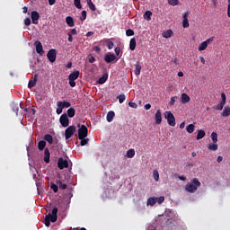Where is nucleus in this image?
I'll return each instance as SVG.
<instances>
[{
  "mask_svg": "<svg viewBox=\"0 0 230 230\" xmlns=\"http://www.w3.org/2000/svg\"><path fill=\"white\" fill-rule=\"evenodd\" d=\"M58 214V208L55 207L52 209V214H49L45 217V226L46 227H49L51 226V222L55 223L57 222L58 217L57 216Z\"/></svg>",
  "mask_w": 230,
  "mask_h": 230,
  "instance_id": "obj_1",
  "label": "nucleus"
},
{
  "mask_svg": "<svg viewBox=\"0 0 230 230\" xmlns=\"http://www.w3.org/2000/svg\"><path fill=\"white\" fill-rule=\"evenodd\" d=\"M201 183L200 181L197 179L194 178L190 183H187L185 186V191H188V193H195L199 188H200Z\"/></svg>",
  "mask_w": 230,
  "mask_h": 230,
  "instance_id": "obj_2",
  "label": "nucleus"
},
{
  "mask_svg": "<svg viewBox=\"0 0 230 230\" xmlns=\"http://www.w3.org/2000/svg\"><path fill=\"white\" fill-rule=\"evenodd\" d=\"M79 129H78V138L84 139V137H87L89 136V129L87 128V126L78 124Z\"/></svg>",
  "mask_w": 230,
  "mask_h": 230,
  "instance_id": "obj_3",
  "label": "nucleus"
},
{
  "mask_svg": "<svg viewBox=\"0 0 230 230\" xmlns=\"http://www.w3.org/2000/svg\"><path fill=\"white\" fill-rule=\"evenodd\" d=\"M164 118L165 119H167V122L170 125V127H175V117L173 116V113H172V111H165Z\"/></svg>",
  "mask_w": 230,
  "mask_h": 230,
  "instance_id": "obj_4",
  "label": "nucleus"
},
{
  "mask_svg": "<svg viewBox=\"0 0 230 230\" xmlns=\"http://www.w3.org/2000/svg\"><path fill=\"white\" fill-rule=\"evenodd\" d=\"M75 132H76V126L73 125V126L68 127L65 130L66 139H71V137H73V136H75Z\"/></svg>",
  "mask_w": 230,
  "mask_h": 230,
  "instance_id": "obj_5",
  "label": "nucleus"
},
{
  "mask_svg": "<svg viewBox=\"0 0 230 230\" xmlns=\"http://www.w3.org/2000/svg\"><path fill=\"white\" fill-rule=\"evenodd\" d=\"M59 122L64 128L69 127V117H67L66 113H64L59 118Z\"/></svg>",
  "mask_w": 230,
  "mask_h": 230,
  "instance_id": "obj_6",
  "label": "nucleus"
},
{
  "mask_svg": "<svg viewBox=\"0 0 230 230\" xmlns=\"http://www.w3.org/2000/svg\"><path fill=\"white\" fill-rule=\"evenodd\" d=\"M226 93H222L221 102L217 105L214 106V109H216V111H222V109H224V105H226Z\"/></svg>",
  "mask_w": 230,
  "mask_h": 230,
  "instance_id": "obj_7",
  "label": "nucleus"
},
{
  "mask_svg": "<svg viewBox=\"0 0 230 230\" xmlns=\"http://www.w3.org/2000/svg\"><path fill=\"white\" fill-rule=\"evenodd\" d=\"M58 167L59 168V170H64V168H69V162H67V160H65L64 158H58Z\"/></svg>",
  "mask_w": 230,
  "mask_h": 230,
  "instance_id": "obj_8",
  "label": "nucleus"
},
{
  "mask_svg": "<svg viewBox=\"0 0 230 230\" xmlns=\"http://www.w3.org/2000/svg\"><path fill=\"white\" fill-rule=\"evenodd\" d=\"M48 59L49 62L53 63L55 60H57V49H50L47 54Z\"/></svg>",
  "mask_w": 230,
  "mask_h": 230,
  "instance_id": "obj_9",
  "label": "nucleus"
},
{
  "mask_svg": "<svg viewBox=\"0 0 230 230\" xmlns=\"http://www.w3.org/2000/svg\"><path fill=\"white\" fill-rule=\"evenodd\" d=\"M34 46L36 48V53H38V55H44V49L42 48V43L40 40L35 41Z\"/></svg>",
  "mask_w": 230,
  "mask_h": 230,
  "instance_id": "obj_10",
  "label": "nucleus"
},
{
  "mask_svg": "<svg viewBox=\"0 0 230 230\" xmlns=\"http://www.w3.org/2000/svg\"><path fill=\"white\" fill-rule=\"evenodd\" d=\"M31 19L32 21V24H39V19H40V14H39V12L32 11L31 13Z\"/></svg>",
  "mask_w": 230,
  "mask_h": 230,
  "instance_id": "obj_11",
  "label": "nucleus"
},
{
  "mask_svg": "<svg viewBox=\"0 0 230 230\" xmlns=\"http://www.w3.org/2000/svg\"><path fill=\"white\" fill-rule=\"evenodd\" d=\"M116 55L112 54V53H107L104 56V62H106V64H111V62H114V60H116Z\"/></svg>",
  "mask_w": 230,
  "mask_h": 230,
  "instance_id": "obj_12",
  "label": "nucleus"
},
{
  "mask_svg": "<svg viewBox=\"0 0 230 230\" xmlns=\"http://www.w3.org/2000/svg\"><path fill=\"white\" fill-rule=\"evenodd\" d=\"M189 15H190V12H186L183 13V20H182L183 28H190V21L188 20Z\"/></svg>",
  "mask_w": 230,
  "mask_h": 230,
  "instance_id": "obj_13",
  "label": "nucleus"
},
{
  "mask_svg": "<svg viewBox=\"0 0 230 230\" xmlns=\"http://www.w3.org/2000/svg\"><path fill=\"white\" fill-rule=\"evenodd\" d=\"M155 121L156 125H161V123H163V117L161 114V110L156 111V113L155 115Z\"/></svg>",
  "mask_w": 230,
  "mask_h": 230,
  "instance_id": "obj_14",
  "label": "nucleus"
},
{
  "mask_svg": "<svg viewBox=\"0 0 230 230\" xmlns=\"http://www.w3.org/2000/svg\"><path fill=\"white\" fill-rule=\"evenodd\" d=\"M78 76H80V71H74L68 75V80H74L75 82V80H78Z\"/></svg>",
  "mask_w": 230,
  "mask_h": 230,
  "instance_id": "obj_15",
  "label": "nucleus"
},
{
  "mask_svg": "<svg viewBox=\"0 0 230 230\" xmlns=\"http://www.w3.org/2000/svg\"><path fill=\"white\" fill-rule=\"evenodd\" d=\"M141 63L139 61H137V63L135 64V75L136 76H139L141 75Z\"/></svg>",
  "mask_w": 230,
  "mask_h": 230,
  "instance_id": "obj_16",
  "label": "nucleus"
},
{
  "mask_svg": "<svg viewBox=\"0 0 230 230\" xmlns=\"http://www.w3.org/2000/svg\"><path fill=\"white\" fill-rule=\"evenodd\" d=\"M51 156V154L49 153V148H45L44 151V163H46V164H49V157Z\"/></svg>",
  "mask_w": 230,
  "mask_h": 230,
  "instance_id": "obj_17",
  "label": "nucleus"
},
{
  "mask_svg": "<svg viewBox=\"0 0 230 230\" xmlns=\"http://www.w3.org/2000/svg\"><path fill=\"white\" fill-rule=\"evenodd\" d=\"M108 79H109V74L105 73V74L102 75V77L99 78L97 83L102 85V84H105Z\"/></svg>",
  "mask_w": 230,
  "mask_h": 230,
  "instance_id": "obj_18",
  "label": "nucleus"
},
{
  "mask_svg": "<svg viewBox=\"0 0 230 230\" xmlns=\"http://www.w3.org/2000/svg\"><path fill=\"white\" fill-rule=\"evenodd\" d=\"M114 116H116V113H114V111H109L107 113L106 119L108 123L112 122V120L114 119Z\"/></svg>",
  "mask_w": 230,
  "mask_h": 230,
  "instance_id": "obj_19",
  "label": "nucleus"
},
{
  "mask_svg": "<svg viewBox=\"0 0 230 230\" xmlns=\"http://www.w3.org/2000/svg\"><path fill=\"white\" fill-rule=\"evenodd\" d=\"M190 100L191 98H190L187 93H181V103H183V105L189 103Z\"/></svg>",
  "mask_w": 230,
  "mask_h": 230,
  "instance_id": "obj_20",
  "label": "nucleus"
},
{
  "mask_svg": "<svg viewBox=\"0 0 230 230\" xmlns=\"http://www.w3.org/2000/svg\"><path fill=\"white\" fill-rule=\"evenodd\" d=\"M66 22L70 28H73L75 26V20H73V17L71 16H67L66 18Z\"/></svg>",
  "mask_w": 230,
  "mask_h": 230,
  "instance_id": "obj_21",
  "label": "nucleus"
},
{
  "mask_svg": "<svg viewBox=\"0 0 230 230\" xmlns=\"http://www.w3.org/2000/svg\"><path fill=\"white\" fill-rule=\"evenodd\" d=\"M222 116H223V118H228V116H230V107L229 106H226L224 108Z\"/></svg>",
  "mask_w": 230,
  "mask_h": 230,
  "instance_id": "obj_22",
  "label": "nucleus"
},
{
  "mask_svg": "<svg viewBox=\"0 0 230 230\" xmlns=\"http://www.w3.org/2000/svg\"><path fill=\"white\" fill-rule=\"evenodd\" d=\"M75 114H76V111L75 110V108H69V109L67 110V114H66V116H67L68 118H75Z\"/></svg>",
  "mask_w": 230,
  "mask_h": 230,
  "instance_id": "obj_23",
  "label": "nucleus"
},
{
  "mask_svg": "<svg viewBox=\"0 0 230 230\" xmlns=\"http://www.w3.org/2000/svg\"><path fill=\"white\" fill-rule=\"evenodd\" d=\"M37 85V75H35L33 80L29 81L28 87L29 89H31L32 87H35Z\"/></svg>",
  "mask_w": 230,
  "mask_h": 230,
  "instance_id": "obj_24",
  "label": "nucleus"
},
{
  "mask_svg": "<svg viewBox=\"0 0 230 230\" xmlns=\"http://www.w3.org/2000/svg\"><path fill=\"white\" fill-rule=\"evenodd\" d=\"M208 150H210L211 152H217V150H218V145L215 142H213V144H209Z\"/></svg>",
  "mask_w": 230,
  "mask_h": 230,
  "instance_id": "obj_25",
  "label": "nucleus"
},
{
  "mask_svg": "<svg viewBox=\"0 0 230 230\" xmlns=\"http://www.w3.org/2000/svg\"><path fill=\"white\" fill-rule=\"evenodd\" d=\"M44 139H45V141L48 142L49 145H53V136H51L49 134H46L44 136Z\"/></svg>",
  "mask_w": 230,
  "mask_h": 230,
  "instance_id": "obj_26",
  "label": "nucleus"
},
{
  "mask_svg": "<svg viewBox=\"0 0 230 230\" xmlns=\"http://www.w3.org/2000/svg\"><path fill=\"white\" fill-rule=\"evenodd\" d=\"M206 137V131L202 129H199L198 135H197V140L199 141V139H203V137Z\"/></svg>",
  "mask_w": 230,
  "mask_h": 230,
  "instance_id": "obj_27",
  "label": "nucleus"
},
{
  "mask_svg": "<svg viewBox=\"0 0 230 230\" xmlns=\"http://www.w3.org/2000/svg\"><path fill=\"white\" fill-rule=\"evenodd\" d=\"M58 103H59L63 109H69V107H71V102H69L67 101L58 102Z\"/></svg>",
  "mask_w": 230,
  "mask_h": 230,
  "instance_id": "obj_28",
  "label": "nucleus"
},
{
  "mask_svg": "<svg viewBox=\"0 0 230 230\" xmlns=\"http://www.w3.org/2000/svg\"><path fill=\"white\" fill-rule=\"evenodd\" d=\"M186 130L189 134H193V132H195V124H189L186 127Z\"/></svg>",
  "mask_w": 230,
  "mask_h": 230,
  "instance_id": "obj_29",
  "label": "nucleus"
},
{
  "mask_svg": "<svg viewBox=\"0 0 230 230\" xmlns=\"http://www.w3.org/2000/svg\"><path fill=\"white\" fill-rule=\"evenodd\" d=\"M129 49L134 51L136 49V38H132L129 41Z\"/></svg>",
  "mask_w": 230,
  "mask_h": 230,
  "instance_id": "obj_30",
  "label": "nucleus"
},
{
  "mask_svg": "<svg viewBox=\"0 0 230 230\" xmlns=\"http://www.w3.org/2000/svg\"><path fill=\"white\" fill-rule=\"evenodd\" d=\"M172 35H173V31L172 30H167L163 33V37L164 39H171Z\"/></svg>",
  "mask_w": 230,
  "mask_h": 230,
  "instance_id": "obj_31",
  "label": "nucleus"
},
{
  "mask_svg": "<svg viewBox=\"0 0 230 230\" xmlns=\"http://www.w3.org/2000/svg\"><path fill=\"white\" fill-rule=\"evenodd\" d=\"M144 19H145V21H152L151 11H146V13H144Z\"/></svg>",
  "mask_w": 230,
  "mask_h": 230,
  "instance_id": "obj_32",
  "label": "nucleus"
},
{
  "mask_svg": "<svg viewBox=\"0 0 230 230\" xmlns=\"http://www.w3.org/2000/svg\"><path fill=\"white\" fill-rule=\"evenodd\" d=\"M157 202V198H149L147 199V206H155V203Z\"/></svg>",
  "mask_w": 230,
  "mask_h": 230,
  "instance_id": "obj_33",
  "label": "nucleus"
},
{
  "mask_svg": "<svg viewBox=\"0 0 230 230\" xmlns=\"http://www.w3.org/2000/svg\"><path fill=\"white\" fill-rule=\"evenodd\" d=\"M38 148L40 152H42V150H44V148H46V141L44 140H40L39 143H38Z\"/></svg>",
  "mask_w": 230,
  "mask_h": 230,
  "instance_id": "obj_34",
  "label": "nucleus"
},
{
  "mask_svg": "<svg viewBox=\"0 0 230 230\" xmlns=\"http://www.w3.org/2000/svg\"><path fill=\"white\" fill-rule=\"evenodd\" d=\"M136 155V151L134 149H129L127 151V157H128V159H132V157H134Z\"/></svg>",
  "mask_w": 230,
  "mask_h": 230,
  "instance_id": "obj_35",
  "label": "nucleus"
},
{
  "mask_svg": "<svg viewBox=\"0 0 230 230\" xmlns=\"http://www.w3.org/2000/svg\"><path fill=\"white\" fill-rule=\"evenodd\" d=\"M86 1L90 10H92V12H96V5L93 4V0H86Z\"/></svg>",
  "mask_w": 230,
  "mask_h": 230,
  "instance_id": "obj_36",
  "label": "nucleus"
},
{
  "mask_svg": "<svg viewBox=\"0 0 230 230\" xmlns=\"http://www.w3.org/2000/svg\"><path fill=\"white\" fill-rule=\"evenodd\" d=\"M57 184L59 187V190H66L67 189V184L63 183L61 181H58Z\"/></svg>",
  "mask_w": 230,
  "mask_h": 230,
  "instance_id": "obj_37",
  "label": "nucleus"
},
{
  "mask_svg": "<svg viewBox=\"0 0 230 230\" xmlns=\"http://www.w3.org/2000/svg\"><path fill=\"white\" fill-rule=\"evenodd\" d=\"M211 139H212L213 143H217L218 134H217V132H212L211 133Z\"/></svg>",
  "mask_w": 230,
  "mask_h": 230,
  "instance_id": "obj_38",
  "label": "nucleus"
},
{
  "mask_svg": "<svg viewBox=\"0 0 230 230\" xmlns=\"http://www.w3.org/2000/svg\"><path fill=\"white\" fill-rule=\"evenodd\" d=\"M87 60L90 64H94V62H96V58H94V56H93V54H89L87 56Z\"/></svg>",
  "mask_w": 230,
  "mask_h": 230,
  "instance_id": "obj_39",
  "label": "nucleus"
},
{
  "mask_svg": "<svg viewBox=\"0 0 230 230\" xmlns=\"http://www.w3.org/2000/svg\"><path fill=\"white\" fill-rule=\"evenodd\" d=\"M208 48V45L205 41H202L199 46V51H204Z\"/></svg>",
  "mask_w": 230,
  "mask_h": 230,
  "instance_id": "obj_40",
  "label": "nucleus"
},
{
  "mask_svg": "<svg viewBox=\"0 0 230 230\" xmlns=\"http://www.w3.org/2000/svg\"><path fill=\"white\" fill-rule=\"evenodd\" d=\"M74 4H75V8H77L78 10H82L81 0H74Z\"/></svg>",
  "mask_w": 230,
  "mask_h": 230,
  "instance_id": "obj_41",
  "label": "nucleus"
},
{
  "mask_svg": "<svg viewBox=\"0 0 230 230\" xmlns=\"http://www.w3.org/2000/svg\"><path fill=\"white\" fill-rule=\"evenodd\" d=\"M153 177H154V179L156 182L159 181V171L154 170L153 171Z\"/></svg>",
  "mask_w": 230,
  "mask_h": 230,
  "instance_id": "obj_42",
  "label": "nucleus"
},
{
  "mask_svg": "<svg viewBox=\"0 0 230 230\" xmlns=\"http://www.w3.org/2000/svg\"><path fill=\"white\" fill-rule=\"evenodd\" d=\"M79 139L81 141V146H85V145H87L89 143V138L83 137V138H79Z\"/></svg>",
  "mask_w": 230,
  "mask_h": 230,
  "instance_id": "obj_43",
  "label": "nucleus"
},
{
  "mask_svg": "<svg viewBox=\"0 0 230 230\" xmlns=\"http://www.w3.org/2000/svg\"><path fill=\"white\" fill-rule=\"evenodd\" d=\"M179 100V97L173 96L171 98V101L169 102V105L173 106L175 105V102Z\"/></svg>",
  "mask_w": 230,
  "mask_h": 230,
  "instance_id": "obj_44",
  "label": "nucleus"
},
{
  "mask_svg": "<svg viewBox=\"0 0 230 230\" xmlns=\"http://www.w3.org/2000/svg\"><path fill=\"white\" fill-rule=\"evenodd\" d=\"M119 98V103H123V102H125V100L127 99V97L125 96V93H121L118 96Z\"/></svg>",
  "mask_w": 230,
  "mask_h": 230,
  "instance_id": "obj_45",
  "label": "nucleus"
},
{
  "mask_svg": "<svg viewBox=\"0 0 230 230\" xmlns=\"http://www.w3.org/2000/svg\"><path fill=\"white\" fill-rule=\"evenodd\" d=\"M50 188L54 191V193H58V185H57L55 183H52V184H50Z\"/></svg>",
  "mask_w": 230,
  "mask_h": 230,
  "instance_id": "obj_46",
  "label": "nucleus"
},
{
  "mask_svg": "<svg viewBox=\"0 0 230 230\" xmlns=\"http://www.w3.org/2000/svg\"><path fill=\"white\" fill-rule=\"evenodd\" d=\"M168 3L171 6H177V4H179V0H168Z\"/></svg>",
  "mask_w": 230,
  "mask_h": 230,
  "instance_id": "obj_47",
  "label": "nucleus"
},
{
  "mask_svg": "<svg viewBox=\"0 0 230 230\" xmlns=\"http://www.w3.org/2000/svg\"><path fill=\"white\" fill-rule=\"evenodd\" d=\"M126 35H127V37H132V36H134V31H133L132 29H128V30L126 31Z\"/></svg>",
  "mask_w": 230,
  "mask_h": 230,
  "instance_id": "obj_48",
  "label": "nucleus"
},
{
  "mask_svg": "<svg viewBox=\"0 0 230 230\" xmlns=\"http://www.w3.org/2000/svg\"><path fill=\"white\" fill-rule=\"evenodd\" d=\"M81 21H85L87 19V12L82 11V16L80 17Z\"/></svg>",
  "mask_w": 230,
  "mask_h": 230,
  "instance_id": "obj_49",
  "label": "nucleus"
},
{
  "mask_svg": "<svg viewBox=\"0 0 230 230\" xmlns=\"http://www.w3.org/2000/svg\"><path fill=\"white\" fill-rule=\"evenodd\" d=\"M64 111V108L58 102V109L56 110L57 114H60Z\"/></svg>",
  "mask_w": 230,
  "mask_h": 230,
  "instance_id": "obj_50",
  "label": "nucleus"
},
{
  "mask_svg": "<svg viewBox=\"0 0 230 230\" xmlns=\"http://www.w3.org/2000/svg\"><path fill=\"white\" fill-rule=\"evenodd\" d=\"M106 46H107L108 49H112V48H114V42H112V41H108V42L106 43Z\"/></svg>",
  "mask_w": 230,
  "mask_h": 230,
  "instance_id": "obj_51",
  "label": "nucleus"
},
{
  "mask_svg": "<svg viewBox=\"0 0 230 230\" xmlns=\"http://www.w3.org/2000/svg\"><path fill=\"white\" fill-rule=\"evenodd\" d=\"M128 105H129V107H131V109H137V103H136V102H129Z\"/></svg>",
  "mask_w": 230,
  "mask_h": 230,
  "instance_id": "obj_52",
  "label": "nucleus"
},
{
  "mask_svg": "<svg viewBox=\"0 0 230 230\" xmlns=\"http://www.w3.org/2000/svg\"><path fill=\"white\" fill-rule=\"evenodd\" d=\"M68 84H69L70 87L76 86V83L73 79H68Z\"/></svg>",
  "mask_w": 230,
  "mask_h": 230,
  "instance_id": "obj_53",
  "label": "nucleus"
},
{
  "mask_svg": "<svg viewBox=\"0 0 230 230\" xmlns=\"http://www.w3.org/2000/svg\"><path fill=\"white\" fill-rule=\"evenodd\" d=\"M24 24H25V26H30V24H31V19L26 18L24 20Z\"/></svg>",
  "mask_w": 230,
  "mask_h": 230,
  "instance_id": "obj_54",
  "label": "nucleus"
},
{
  "mask_svg": "<svg viewBox=\"0 0 230 230\" xmlns=\"http://www.w3.org/2000/svg\"><path fill=\"white\" fill-rule=\"evenodd\" d=\"M115 53L117 57H119V54L121 53V49L119 47L115 48Z\"/></svg>",
  "mask_w": 230,
  "mask_h": 230,
  "instance_id": "obj_55",
  "label": "nucleus"
},
{
  "mask_svg": "<svg viewBox=\"0 0 230 230\" xmlns=\"http://www.w3.org/2000/svg\"><path fill=\"white\" fill-rule=\"evenodd\" d=\"M78 32L76 31V29H72L70 32L67 33V35H76Z\"/></svg>",
  "mask_w": 230,
  "mask_h": 230,
  "instance_id": "obj_56",
  "label": "nucleus"
},
{
  "mask_svg": "<svg viewBox=\"0 0 230 230\" xmlns=\"http://www.w3.org/2000/svg\"><path fill=\"white\" fill-rule=\"evenodd\" d=\"M93 51L95 53H100L102 51V49H100V47L96 46V47H93Z\"/></svg>",
  "mask_w": 230,
  "mask_h": 230,
  "instance_id": "obj_57",
  "label": "nucleus"
},
{
  "mask_svg": "<svg viewBox=\"0 0 230 230\" xmlns=\"http://www.w3.org/2000/svg\"><path fill=\"white\" fill-rule=\"evenodd\" d=\"M163 202H164V197L161 196L158 198V204H163Z\"/></svg>",
  "mask_w": 230,
  "mask_h": 230,
  "instance_id": "obj_58",
  "label": "nucleus"
},
{
  "mask_svg": "<svg viewBox=\"0 0 230 230\" xmlns=\"http://www.w3.org/2000/svg\"><path fill=\"white\" fill-rule=\"evenodd\" d=\"M214 40H215V37H211V38L208 39L207 40H205V42L208 45V44L211 43V41Z\"/></svg>",
  "mask_w": 230,
  "mask_h": 230,
  "instance_id": "obj_59",
  "label": "nucleus"
},
{
  "mask_svg": "<svg viewBox=\"0 0 230 230\" xmlns=\"http://www.w3.org/2000/svg\"><path fill=\"white\" fill-rule=\"evenodd\" d=\"M145 109L146 111H150V109H152V105L150 103H147L145 105Z\"/></svg>",
  "mask_w": 230,
  "mask_h": 230,
  "instance_id": "obj_60",
  "label": "nucleus"
},
{
  "mask_svg": "<svg viewBox=\"0 0 230 230\" xmlns=\"http://www.w3.org/2000/svg\"><path fill=\"white\" fill-rule=\"evenodd\" d=\"M227 16L230 17V0H228Z\"/></svg>",
  "mask_w": 230,
  "mask_h": 230,
  "instance_id": "obj_61",
  "label": "nucleus"
},
{
  "mask_svg": "<svg viewBox=\"0 0 230 230\" xmlns=\"http://www.w3.org/2000/svg\"><path fill=\"white\" fill-rule=\"evenodd\" d=\"M55 3H57V0H49V4L50 6H53V4H55Z\"/></svg>",
  "mask_w": 230,
  "mask_h": 230,
  "instance_id": "obj_62",
  "label": "nucleus"
},
{
  "mask_svg": "<svg viewBox=\"0 0 230 230\" xmlns=\"http://www.w3.org/2000/svg\"><path fill=\"white\" fill-rule=\"evenodd\" d=\"M68 35V42H73V35L67 34Z\"/></svg>",
  "mask_w": 230,
  "mask_h": 230,
  "instance_id": "obj_63",
  "label": "nucleus"
},
{
  "mask_svg": "<svg viewBox=\"0 0 230 230\" xmlns=\"http://www.w3.org/2000/svg\"><path fill=\"white\" fill-rule=\"evenodd\" d=\"M223 160H224V157L218 156L217 159V163H222Z\"/></svg>",
  "mask_w": 230,
  "mask_h": 230,
  "instance_id": "obj_64",
  "label": "nucleus"
}]
</instances>
